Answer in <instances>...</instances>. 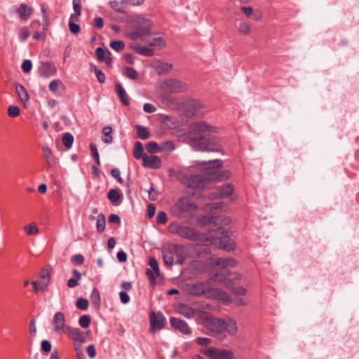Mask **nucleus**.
Masks as SVG:
<instances>
[{
	"mask_svg": "<svg viewBox=\"0 0 359 359\" xmlns=\"http://www.w3.org/2000/svg\"><path fill=\"white\" fill-rule=\"evenodd\" d=\"M202 104L198 100H191L188 104V111L194 116H201L203 113L201 111Z\"/></svg>",
	"mask_w": 359,
	"mask_h": 359,
	"instance_id": "6ab92c4d",
	"label": "nucleus"
},
{
	"mask_svg": "<svg viewBox=\"0 0 359 359\" xmlns=\"http://www.w3.org/2000/svg\"><path fill=\"white\" fill-rule=\"evenodd\" d=\"M156 222L159 224H164L167 222L168 218L167 215L163 211H160L156 215Z\"/></svg>",
	"mask_w": 359,
	"mask_h": 359,
	"instance_id": "09e8293b",
	"label": "nucleus"
},
{
	"mask_svg": "<svg viewBox=\"0 0 359 359\" xmlns=\"http://www.w3.org/2000/svg\"><path fill=\"white\" fill-rule=\"evenodd\" d=\"M214 133V128L203 121L193 123L189 132L193 149L197 151H222L220 139Z\"/></svg>",
	"mask_w": 359,
	"mask_h": 359,
	"instance_id": "f257e3e1",
	"label": "nucleus"
},
{
	"mask_svg": "<svg viewBox=\"0 0 359 359\" xmlns=\"http://www.w3.org/2000/svg\"><path fill=\"white\" fill-rule=\"evenodd\" d=\"M102 134L104 135V137H102V141L104 143L109 144L113 141V137L111 135L112 128L110 126H106L102 129Z\"/></svg>",
	"mask_w": 359,
	"mask_h": 359,
	"instance_id": "c756f323",
	"label": "nucleus"
},
{
	"mask_svg": "<svg viewBox=\"0 0 359 359\" xmlns=\"http://www.w3.org/2000/svg\"><path fill=\"white\" fill-rule=\"evenodd\" d=\"M175 149L174 143L172 141H165L161 143V151L163 150L165 153L169 154Z\"/></svg>",
	"mask_w": 359,
	"mask_h": 359,
	"instance_id": "ea45409f",
	"label": "nucleus"
},
{
	"mask_svg": "<svg viewBox=\"0 0 359 359\" xmlns=\"http://www.w3.org/2000/svg\"><path fill=\"white\" fill-rule=\"evenodd\" d=\"M86 352L90 358H94L96 355V350L94 345L90 344L86 347Z\"/></svg>",
	"mask_w": 359,
	"mask_h": 359,
	"instance_id": "680f3d73",
	"label": "nucleus"
},
{
	"mask_svg": "<svg viewBox=\"0 0 359 359\" xmlns=\"http://www.w3.org/2000/svg\"><path fill=\"white\" fill-rule=\"evenodd\" d=\"M135 128L137 129V135L139 138L146 140L149 137L150 133L148 132L146 127L136 125Z\"/></svg>",
	"mask_w": 359,
	"mask_h": 359,
	"instance_id": "2f4dec72",
	"label": "nucleus"
},
{
	"mask_svg": "<svg viewBox=\"0 0 359 359\" xmlns=\"http://www.w3.org/2000/svg\"><path fill=\"white\" fill-rule=\"evenodd\" d=\"M18 13L22 20H27L32 13V9L26 4H21L18 8Z\"/></svg>",
	"mask_w": 359,
	"mask_h": 359,
	"instance_id": "a211bd4d",
	"label": "nucleus"
},
{
	"mask_svg": "<svg viewBox=\"0 0 359 359\" xmlns=\"http://www.w3.org/2000/svg\"><path fill=\"white\" fill-rule=\"evenodd\" d=\"M106 225L105 216L100 213L98 215L96 222V228L98 232L102 233L104 231Z\"/></svg>",
	"mask_w": 359,
	"mask_h": 359,
	"instance_id": "7c9ffc66",
	"label": "nucleus"
},
{
	"mask_svg": "<svg viewBox=\"0 0 359 359\" xmlns=\"http://www.w3.org/2000/svg\"><path fill=\"white\" fill-rule=\"evenodd\" d=\"M189 185L191 187L202 189L205 186V182L200 176L194 175L191 177Z\"/></svg>",
	"mask_w": 359,
	"mask_h": 359,
	"instance_id": "a878e982",
	"label": "nucleus"
},
{
	"mask_svg": "<svg viewBox=\"0 0 359 359\" xmlns=\"http://www.w3.org/2000/svg\"><path fill=\"white\" fill-rule=\"evenodd\" d=\"M32 68V61L29 60H25L22 64V69L24 73H29Z\"/></svg>",
	"mask_w": 359,
	"mask_h": 359,
	"instance_id": "5fc2aeb1",
	"label": "nucleus"
},
{
	"mask_svg": "<svg viewBox=\"0 0 359 359\" xmlns=\"http://www.w3.org/2000/svg\"><path fill=\"white\" fill-rule=\"evenodd\" d=\"M204 354L211 359H233L234 353L229 349L210 347L204 351Z\"/></svg>",
	"mask_w": 359,
	"mask_h": 359,
	"instance_id": "6e6552de",
	"label": "nucleus"
},
{
	"mask_svg": "<svg viewBox=\"0 0 359 359\" xmlns=\"http://www.w3.org/2000/svg\"><path fill=\"white\" fill-rule=\"evenodd\" d=\"M24 230L27 235H36L39 231L38 226L34 223H30L25 226Z\"/></svg>",
	"mask_w": 359,
	"mask_h": 359,
	"instance_id": "c9c22d12",
	"label": "nucleus"
},
{
	"mask_svg": "<svg viewBox=\"0 0 359 359\" xmlns=\"http://www.w3.org/2000/svg\"><path fill=\"white\" fill-rule=\"evenodd\" d=\"M238 30L240 32L247 34L250 33V32L251 30V27L249 24H248L246 22H241L239 25Z\"/></svg>",
	"mask_w": 359,
	"mask_h": 359,
	"instance_id": "13d9d810",
	"label": "nucleus"
},
{
	"mask_svg": "<svg viewBox=\"0 0 359 359\" xmlns=\"http://www.w3.org/2000/svg\"><path fill=\"white\" fill-rule=\"evenodd\" d=\"M225 273L215 272L212 277L205 281H195L187 284L189 293L194 296H204L208 298L228 301L229 294L222 289L215 288L212 286V281L222 282L226 280Z\"/></svg>",
	"mask_w": 359,
	"mask_h": 359,
	"instance_id": "f03ea898",
	"label": "nucleus"
},
{
	"mask_svg": "<svg viewBox=\"0 0 359 359\" xmlns=\"http://www.w3.org/2000/svg\"><path fill=\"white\" fill-rule=\"evenodd\" d=\"M149 197L151 201H156L158 198V194L154 189V186L151 185L149 190L147 191Z\"/></svg>",
	"mask_w": 359,
	"mask_h": 359,
	"instance_id": "338daca9",
	"label": "nucleus"
},
{
	"mask_svg": "<svg viewBox=\"0 0 359 359\" xmlns=\"http://www.w3.org/2000/svg\"><path fill=\"white\" fill-rule=\"evenodd\" d=\"M32 284L33 285L34 290L36 292L39 290H44L48 286V283L40 282L39 283H38V282L36 280L32 281Z\"/></svg>",
	"mask_w": 359,
	"mask_h": 359,
	"instance_id": "3c124183",
	"label": "nucleus"
},
{
	"mask_svg": "<svg viewBox=\"0 0 359 359\" xmlns=\"http://www.w3.org/2000/svg\"><path fill=\"white\" fill-rule=\"evenodd\" d=\"M230 222V218L224 215L212 217L210 219V224L218 226L216 231L210 233L209 239L211 240V243L219 245L222 249L226 251L235 249L234 241L229 237L227 229L223 227V226L228 225Z\"/></svg>",
	"mask_w": 359,
	"mask_h": 359,
	"instance_id": "7ed1b4c3",
	"label": "nucleus"
},
{
	"mask_svg": "<svg viewBox=\"0 0 359 359\" xmlns=\"http://www.w3.org/2000/svg\"><path fill=\"white\" fill-rule=\"evenodd\" d=\"M170 232L189 241H196L199 239V233L192 227L172 222L169 226Z\"/></svg>",
	"mask_w": 359,
	"mask_h": 359,
	"instance_id": "0eeeda50",
	"label": "nucleus"
},
{
	"mask_svg": "<svg viewBox=\"0 0 359 359\" xmlns=\"http://www.w3.org/2000/svg\"><path fill=\"white\" fill-rule=\"evenodd\" d=\"M224 332L225 333V332H226L227 333H229V334L231 335H234L237 330H238V327H237V324H236V322L232 319V318H229L228 320H224Z\"/></svg>",
	"mask_w": 359,
	"mask_h": 359,
	"instance_id": "412c9836",
	"label": "nucleus"
},
{
	"mask_svg": "<svg viewBox=\"0 0 359 359\" xmlns=\"http://www.w3.org/2000/svg\"><path fill=\"white\" fill-rule=\"evenodd\" d=\"M179 313L188 319L192 318L195 316L194 310L191 307L185 306H182L179 309Z\"/></svg>",
	"mask_w": 359,
	"mask_h": 359,
	"instance_id": "cd10ccee",
	"label": "nucleus"
},
{
	"mask_svg": "<svg viewBox=\"0 0 359 359\" xmlns=\"http://www.w3.org/2000/svg\"><path fill=\"white\" fill-rule=\"evenodd\" d=\"M90 300L92 302V304L93 306L95 309H99L100 306V295L99 290L94 287L92 290L91 294H90Z\"/></svg>",
	"mask_w": 359,
	"mask_h": 359,
	"instance_id": "bb28decb",
	"label": "nucleus"
},
{
	"mask_svg": "<svg viewBox=\"0 0 359 359\" xmlns=\"http://www.w3.org/2000/svg\"><path fill=\"white\" fill-rule=\"evenodd\" d=\"M69 27L70 32L74 34H78L80 31V26L78 24L74 23L72 21L69 22Z\"/></svg>",
	"mask_w": 359,
	"mask_h": 359,
	"instance_id": "69168bd1",
	"label": "nucleus"
},
{
	"mask_svg": "<svg viewBox=\"0 0 359 359\" xmlns=\"http://www.w3.org/2000/svg\"><path fill=\"white\" fill-rule=\"evenodd\" d=\"M43 156L49 167L53 166L55 163V159L51 149L47 147L43 146L42 147Z\"/></svg>",
	"mask_w": 359,
	"mask_h": 359,
	"instance_id": "4be33fe9",
	"label": "nucleus"
},
{
	"mask_svg": "<svg viewBox=\"0 0 359 359\" xmlns=\"http://www.w3.org/2000/svg\"><path fill=\"white\" fill-rule=\"evenodd\" d=\"M68 337L72 339L75 343L83 344L86 342L88 332H83L79 328L67 326L65 332Z\"/></svg>",
	"mask_w": 359,
	"mask_h": 359,
	"instance_id": "9d476101",
	"label": "nucleus"
},
{
	"mask_svg": "<svg viewBox=\"0 0 359 359\" xmlns=\"http://www.w3.org/2000/svg\"><path fill=\"white\" fill-rule=\"evenodd\" d=\"M107 50H105L102 47H97L95 50V55L97 57V60L100 62H102L105 59V56L107 55Z\"/></svg>",
	"mask_w": 359,
	"mask_h": 359,
	"instance_id": "49530a36",
	"label": "nucleus"
},
{
	"mask_svg": "<svg viewBox=\"0 0 359 359\" xmlns=\"http://www.w3.org/2000/svg\"><path fill=\"white\" fill-rule=\"evenodd\" d=\"M81 345H82V344H79V343L74 344V349H75L76 355L79 358V359L84 358V355H83V351L81 348Z\"/></svg>",
	"mask_w": 359,
	"mask_h": 359,
	"instance_id": "e2e57ef3",
	"label": "nucleus"
},
{
	"mask_svg": "<svg viewBox=\"0 0 359 359\" xmlns=\"http://www.w3.org/2000/svg\"><path fill=\"white\" fill-rule=\"evenodd\" d=\"M144 151L143 146L140 142H136L133 149V156L136 159H142L144 155L142 154Z\"/></svg>",
	"mask_w": 359,
	"mask_h": 359,
	"instance_id": "473e14b6",
	"label": "nucleus"
},
{
	"mask_svg": "<svg viewBox=\"0 0 359 359\" xmlns=\"http://www.w3.org/2000/svg\"><path fill=\"white\" fill-rule=\"evenodd\" d=\"M90 150L91 151V156L93 158V159L95 161L96 164L97 165H100V160L99 156V153L97 149V146L94 143L90 144Z\"/></svg>",
	"mask_w": 359,
	"mask_h": 359,
	"instance_id": "e433bc0d",
	"label": "nucleus"
},
{
	"mask_svg": "<svg viewBox=\"0 0 359 359\" xmlns=\"http://www.w3.org/2000/svg\"><path fill=\"white\" fill-rule=\"evenodd\" d=\"M152 67L158 75L168 74L172 68V64L161 61H156L153 64Z\"/></svg>",
	"mask_w": 359,
	"mask_h": 359,
	"instance_id": "dca6fc26",
	"label": "nucleus"
},
{
	"mask_svg": "<svg viewBox=\"0 0 359 359\" xmlns=\"http://www.w3.org/2000/svg\"><path fill=\"white\" fill-rule=\"evenodd\" d=\"M119 297H120V300H121V302L123 304H126L128 303V302H129V301H130V297H129V295L128 294V293H126V292H124V291H121V292H119Z\"/></svg>",
	"mask_w": 359,
	"mask_h": 359,
	"instance_id": "774afa93",
	"label": "nucleus"
},
{
	"mask_svg": "<svg viewBox=\"0 0 359 359\" xmlns=\"http://www.w3.org/2000/svg\"><path fill=\"white\" fill-rule=\"evenodd\" d=\"M163 259L164 264L168 266H172L173 264V257L172 252L170 251H168L163 252Z\"/></svg>",
	"mask_w": 359,
	"mask_h": 359,
	"instance_id": "79ce46f5",
	"label": "nucleus"
},
{
	"mask_svg": "<svg viewBox=\"0 0 359 359\" xmlns=\"http://www.w3.org/2000/svg\"><path fill=\"white\" fill-rule=\"evenodd\" d=\"M56 67L51 62H43L39 67V72L41 76L48 78L56 73Z\"/></svg>",
	"mask_w": 359,
	"mask_h": 359,
	"instance_id": "2eb2a0df",
	"label": "nucleus"
},
{
	"mask_svg": "<svg viewBox=\"0 0 359 359\" xmlns=\"http://www.w3.org/2000/svg\"><path fill=\"white\" fill-rule=\"evenodd\" d=\"M199 164L201 165H207L208 164H213V167L218 169L222 167V162L221 160L216 159V160L209 161L208 162L203 161V162L199 163Z\"/></svg>",
	"mask_w": 359,
	"mask_h": 359,
	"instance_id": "603ef678",
	"label": "nucleus"
},
{
	"mask_svg": "<svg viewBox=\"0 0 359 359\" xmlns=\"http://www.w3.org/2000/svg\"><path fill=\"white\" fill-rule=\"evenodd\" d=\"M123 74L130 79H136L137 78V72L130 67H126L123 69Z\"/></svg>",
	"mask_w": 359,
	"mask_h": 359,
	"instance_id": "4c0bfd02",
	"label": "nucleus"
},
{
	"mask_svg": "<svg viewBox=\"0 0 359 359\" xmlns=\"http://www.w3.org/2000/svg\"><path fill=\"white\" fill-rule=\"evenodd\" d=\"M149 266H151L152 271H154L157 276H158L160 273V270L158 268V264L157 260L154 257H151L149 262Z\"/></svg>",
	"mask_w": 359,
	"mask_h": 359,
	"instance_id": "8fccbe9b",
	"label": "nucleus"
},
{
	"mask_svg": "<svg viewBox=\"0 0 359 359\" xmlns=\"http://www.w3.org/2000/svg\"><path fill=\"white\" fill-rule=\"evenodd\" d=\"M142 41L151 46H163L165 43L161 37L151 36L149 34L142 37Z\"/></svg>",
	"mask_w": 359,
	"mask_h": 359,
	"instance_id": "f3484780",
	"label": "nucleus"
},
{
	"mask_svg": "<svg viewBox=\"0 0 359 359\" xmlns=\"http://www.w3.org/2000/svg\"><path fill=\"white\" fill-rule=\"evenodd\" d=\"M20 109L16 106H11L8 109V114L10 117H16L20 114Z\"/></svg>",
	"mask_w": 359,
	"mask_h": 359,
	"instance_id": "6e6d98bb",
	"label": "nucleus"
},
{
	"mask_svg": "<svg viewBox=\"0 0 359 359\" xmlns=\"http://www.w3.org/2000/svg\"><path fill=\"white\" fill-rule=\"evenodd\" d=\"M84 257L81 254H76L72 257V262L75 265H81L84 262Z\"/></svg>",
	"mask_w": 359,
	"mask_h": 359,
	"instance_id": "864d4df0",
	"label": "nucleus"
},
{
	"mask_svg": "<svg viewBox=\"0 0 359 359\" xmlns=\"http://www.w3.org/2000/svg\"><path fill=\"white\" fill-rule=\"evenodd\" d=\"M149 320L151 327L150 330L152 332H155L157 330H161L163 328L165 322V318L161 313H158L157 314L155 312L151 311L149 316Z\"/></svg>",
	"mask_w": 359,
	"mask_h": 359,
	"instance_id": "9b49d317",
	"label": "nucleus"
},
{
	"mask_svg": "<svg viewBox=\"0 0 359 359\" xmlns=\"http://www.w3.org/2000/svg\"><path fill=\"white\" fill-rule=\"evenodd\" d=\"M91 318L88 315H83L79 318V324L83 328L88 327Z\"/></svg>",
	"mask_w": 359,
	"mask_h": 359,
	"instance_id": "a19ab883",
	"label": "nucleus"
},
{
	"mask_svg": "<svg viewBox=\"0 0 359 359\" xmlns=\"http://www.w3.org/2000/svg\"><path fill=\"white\" fill-rule=\"evenodd\" d=\"M142 165L147 168L158 169L161 166V160L157 156L144 155L142 157Z\"/></svg>",
	"mask_w": 359,
	"mask_h": 359,
	"instance_id": "ddd939ff",
	"label": "nucleus"
},
{
	"mask_svg": "<svg viewBox=\"0 0 359 359\" xmlns=\"http://www.w3.org/2000/svg\"><path fill=\"white\" fill-rule=\"evenodd\" d=\"M216 265L222 269L233 267L236 265V260L232 257L219 258L215 262Z\"/></svg>",
	"mask_w": 359,
	"mask_h": 359,
	"instance_id": "5701e85b",
	"label": "nucleus"
},
{
	"mask_svg": "<svg viewBox=\"0 0 359 359\" xmlns=\"http://www.w3.org/2000/svg\"><path fill=\"white\" fill-rule=\"evenodd\" d=\"M231 172L228 170H224L220 172H217L215 174V178H217L219 181H222L227 180L230 177Z\"/></svg>",
	"mask_w": 359,
	"mask_h": 359,
	"instance_id": "c03bdc74",
	"label": "nucleus"
},
{
	"mask_svg": "<svg viewBox=\"0 0 359 359\" xmlns=\"http://www.w3.org/2000/svg\"><path fill=\"white\" fill-rule=\"evenodd\" d=\"M53 324L54 326V331L56 333L65 332V318L63 313L58 311L55 313Z\"/></svg>",
	"mask_w": 359,
	"mask_h": 359,
	"instance_id": "4468645a",
	"label": "nucleus"
},
{
	"mask_svg": "<svg viewBox=\"0 0 359 359\" xmlns=\"http://www.w3.org/2000/svg\"><path fill=\"white\" fill-rule=\"evenodd\" d=\"M217 190L220 197H226L232 194L233 189L231 184H226L219 187Z\"/></svg>",
	"mask_w": 359,
	"mask_h": 359,
	"instance_id": "c85d7f7f",
	"label": "nucleus"
},
{
	"mask_svg": "<svg viewBox=\"0 0 359 359\" xmlns=\"http://www.w3.org/2000/svg\"><path fill=\"white\" fill-rule=\"evenodd\" d=\"M29 36L30 33L27 27H23L19 32V39L22 41L27 40Z\"/></svg>",
	"mask_w": 359,
	"mask_h": 359,
	"instance_id": "4d7b16f0",
	"label": "nucleus"
},
{
	"mask_svg": "<svg viewBox=\"0 0 359 359\" xmlns=\"http://www.w3.org/2000/svg\"><path fill=\"white\" fill-rule=\"evenodd\" d=\"M74 142V137L69 133H65L62 137V142L67 148H70Z\"/></svg>",
	"mask_w": 359,
	"mask_h": 359,
	"instance_id": "58836bf2",
	"label": "nucleus"
},
{
	"mask_svg": "<svg viewBox=\"0 0 359 359\" xmlns=\"http://www.w3.org/2000/svg\"><path fill=\"white\" fill-rule=\"evenodd\" d=\"M73 8L75 13V17L78 18L81 13V0H73Z\"/></svg>",
	"mask_w": 359,
	"mask_h": 359,
	"instance_id": "de8ad7c7",
	"label": "nucleus"
},
{
	"mask_svg": "<svg viewBox=\"0 0 359 359\" xmlns=\"http://www.w3.org/2000/svg\"><path fill=\"white\" fill-rule=\"evenodd\" d=\"M15 90L18 93V95L21 100L22 102H26L29 100V95L26 88L20 83H16Z\"/></svg>",
	"mask_w": 359,
	"mask_h": 359,
	"instance_id": "393cba45",
	"label": "nucleus"
},
{
	"mask_svg": "<svg viewBox=\"0 0 359 359\" xmlns=\"http://www.w3.org/2000/svg\"><path fill=\"white\" fill-rule=\"evenodd\" d=\"M111 175L113 177H114L119 183L122 184L123 182V180L122 177H121V173L118 169L117 168H113L111 170Z\"/></svg>",
	"mask_w": 359,
	"mask_h": 359,
	"instance_id": "bf43d9fd",
	"label": "nucleus"
},
{
	"mask_svg": "<svg viewBox=\"0 0 359 359\" xmlns=\"http://www.w3.org/2000/svg\"><path fill=\"white\" fill-rule=\"evenodd\" d=\"M116 93H117L118 97L120 98L122 104L124 106H128L130 104L129 97H128L124 88L123 87V86L121 83H117L116 85Z\"/></svg>",
	"mask_w": 359,
	"mask_h": 359,
	"instance_id": "aec40b11",
	"label": "nucleus"
},
{
	"mask_svg": "<svg viewBox=\"0 0 359 359\" xmlns=\"http://www.w3.org/2000/svg\"><path fill=\"white\" fill-rule=\"evenodd\" d=\"M133 27L140 31L144 36L149 34V30L151 27V22L149 20L142 17H137L132 21Z\"/></svg>",
	"mask_w": 359,
	"mask_h": 359,
	"instance_id": "1a4fd4ad",
	"label": "nucleus"
},
{
	"mask_svg": "<svg viewBox=\"0 0 359 359\" xmlns=\"http://www.w3.org/2000/svg\"><path fill=\"white\" fill-rule=\"evenodd\" d=\"M196 342L200 346H208L210 344L211 339L206 337H197Z\"/></svg>",
	"mask_w": 359,
	"mask_h": 359,
	"instance_id": "0e129e2a",
	"label": "nucleus"
},
{
	"mask_svg": "<svg viewBox=\"0 0 359 359\" xmlns=\"http://www.w3.org/2000/svg\"><path fill=\"white\" fill-rule=\"evenodd\" d=\"M170 323L173 328L177 330L184 334H190L191 333V329L184 320L171 317L170 318Z\"/></svg>",
	"mask_w": 359,
	"mask_h": 359,
	"instance_id": "f8f14e48",
	"label": "nucleus"
},
{
	"mask_svg": "<svg viewBox=\"0 0 359 359\" xmlns=\"http://www.w3.org/2000/svg\"><path fill=\"white\" fill-rule=\"evenodd\" d=\"M109 46L114 50L120 51L124 48L125 43L122 41H111Z\"/></svg>",
	"mask_w": 359,
	"mask_h": 359,
	"instance_id": "37998d69",
	"label": "nucleus"
},
{
	"mask_svg": "<svg viewBox=\"0 0 359 359\" xmlns=\"http://www.w3.org/2000/svg\"><path fill=\"white\" fill-rule=\"evenodd\" d=\"M107 197L114 205H118L121 203V193L120 190L110 189L107 194Z\"/></svg>",
	"mask_w": 359,
	"mask_h": 359,
	"instance_id": "b1692460",
	"label": "nucleus"
},
{
	"mask_svg": "<svg viewBox=\"0 0 359 359\" xmlns=\"http://www.w3.org/2000/svg\"><path fill=\"white\" fill-rule=\"evenodd\" d=\"M76 306L81 310H86L88 306V301L86 299L80 297L76 302Z\"/></svg>",
	"mask_w": 359,
	"mask_h": 359,
	"instance_id": "a18cd8bd",
	"label": "nucleus"
},
{
	"mask_svg": "<svg viewBox=\"0 0 359 359\" xmlns=\"http://www.w3.org/2000/svg\"><path fill=\"white\" fill-rule=\"evenodd\" d=\"M135 50L140 55L144 56H152L154 54V49L144 46H137Z\"/></svg>",
	"mask_w": 359,
	"mask_h": 359,
	"instance_id": "72a5a7b5",
	"label": "nucleus"
},
{
	"mask_svg": "<svg viewBox=\"0 0 359 359\" xmlns=\"http://www.w3.org/2000/svg\"><path fill=\"white\" fill-rule=\"evenodd\" d=\"M224 320L223 319L206 316V320L203 323V332L222 341L226 338V334L224 332Z\"/></svg>",
	"mask_w": 359,
	"mask_h": 359,
	"instance_id": "39448f33",
	"label": "nucleus"
},
{
	"mask_svg": "<svg viewBox=\"0 0 359 359\" xmlns=\"http://www.w3.org/2000/svg\"><path fill=\"white\" fill-rule=\"evenodd\" d=\"M146 149L149 153L151 154H155L161 151V146L153 141H150L147 143Z\"/></svg>",
	"mask_w": 359,
	"mask_h": 359,
	"instance_id": "f704fd0d",
	"label": "nucleus"
},
{
	"mask_svg": "<svg viewBox=\"0 0 359 359\" xmlns=\"http://www.w3.org/2000/svg\"><path fill=\"white\" fill-rule=\"evenodd\" d=\"M158 87L165 94H178L188 90L187 83L175 78L163 79L158 83Z\"/></svg>",
	"mask_w": 359,
	"mask_h": 359,
	"instance_id": "423d86ee",
	"label": "nucleus"
},
{
	"mask_svg": "<svg viewBox=\"0 0 359 359\" xmlns=\"http://www.w3.org/2000/svg\"><path fill=\"white\" fill-rule=\"evenodd\" d=\"M95 69V73L96 75V77L97 79V81L100 83H103L105 81V76L104 74L100 69H97L96 67H94Z\"/></svg>",
	"mask_w": 359,
	"mask_h": 359,
	"instance_id": "052dcab7",
	"label": "nucleus"
},
{
	"mask_svg": "<svg viewBox=\"0 0 359 359\" xmlns=\"http://www.w3.org/2000/svg\"><path fill=\"white\" fill-rule=\"evenodd\" d=\"M196 205L188 198L182 197L177 200L170 208V213L179 218L191 217L196 210Z\"/></svg>",
	"mask_w": 359,
	"mask_h": 359,
	"instance_id": "20e7f679",
	"label": "nucleus"
}]
</instances>
